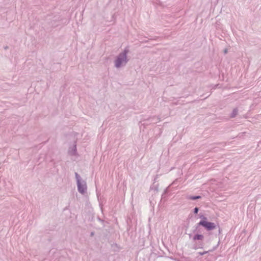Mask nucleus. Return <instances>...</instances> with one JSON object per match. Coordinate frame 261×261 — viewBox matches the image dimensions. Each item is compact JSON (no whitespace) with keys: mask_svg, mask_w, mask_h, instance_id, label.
<instances>
[{"mask_svg":"<svg viewBox=\"0 0 261 261\" xmlns=\"http://www.w3.org/2000/svg\"><path fill=\"white\" fill-rule=\"evenodd\" d=\"M159 188V184H154V183L150 187V189L158 192Z\"/></svg>","mask_w":261,"mask_h":261,"instance_id":"nucleus-10","label":"nucleus"},{"mask_svg":"<svg viewBox=\"0 0 261 261\" xmlns=\"http://www.w3.org/2000/svg\"><path fill=\"white\" fill-rule=\"evenodd\" d=\"M94 235V232H91L90 233V236L92 237Z\"/></svg>","mask_w":261,"mask_h":261,"instance_id":"nucleus-16","label":"nucleus"},{"mask_svg":"<svg viewBox=\"0 0 261 261\" xmlns=\"http://www.w3.org/2000/svg\"><path fill=\"white\" fill-rule=\"evenodd\" d=\"M199 217L201 219L200 221H207V218L204 216V215L202 213H200L199 215Z\"/></svg>","mask_w":261,"mask_h":261,"instance_id":"nucleus-11","label":"nucleus"},{"mask_svg":"<svg viewBox=\"0 0 261 261\" xmlns=\"http://www.w3.org/2000/svg\"><path fill=\"white\" fill-rule=\"evenodd\" d=\"M199 208L198 207H195L194 209H193V213L195 214H197L198 212H199Z\"/></svg>","mask_w":261,"mask_h":261,"instance_id":"nucleus-14","label":"nucleus"},{"mask_svg":"<svg viewBox=\"0 0 261 261\" xmlns=\"http://www.w3.org/2000/svg\"><path fill=\"white\" fill-rule=\"evenodd\" d=\"M129 52V48L126 47L122 52L120 53L116 58L114 61L115 66L117 68H119L123 66H125L128 61L127 58V55Z\"/></svg>","mask_w":261,"mask_h":261,"instance_id":"nucleus-2","label":"nucleus"},{"mask_svg":"<svg viewBox=\"0 0 261 261\" xmlns=\"http://www.w3.org/2000/svg\"><path fill=\"white\" fill-rule=\"evenodd\" d=\"M68 153L70 155H76L77 154V149L76 144L73 145L72 147H70L68 150Z\"/></svg>","mask_w":261,"mask_h":261,"instance_id":"nucleus-5","label":"nucleus"},{"mask_svg":"<svg viewBox=\"0 0 261 261\" xmlns=\"http://www.w3.org/2000/svg\"><path fill=\"white\" fill-rule=\"evenodd\" d=\"M75 176L79 192L82 194H84L87 190L86 181L82 179L81 176L77 172H75Z\"/></svg>","mask_w":261,"mask_h":261,"instance_id":"nucleus-4","label":"nucleus"},{"mask_svg":"<svg viewBox=\"0 0 261 261\" xmlns=\"http://www.w3.org/2000/svg\"><path fill=\"white\" fill-rule=\"evenodd\" d=\"M194 233L193 236L191 233L189 234V238H192V242L193 243V249L197 250L198 249H203L204 248L203 234L201 233L202 231H195V229L193 230Z\"/></svg>","mask_w":261,"mask_h":261,"instance_id":"nucleus-1","label":"nucleus"},{"mask_svg":"<svg viewBox=\"0 0 261 261\" xmlns=\"http://www.w3.org/2000/svg\"><path fill=\"white\" fill-rule=\"evenodd\" d=\"M200 198H201V196L200 195H195V196L188 195L187 197V199L188 200H197V199H199Z\"/></svg>","mask_w":261,"mask_h":261,"instance_id":"nucleus-7","label":"nucleus"},{"mask_svg":"<svg viewBox=\"0 0 261 261\" xmlns=\"http://www.w3.org/2000/svg\"><path fill=\"white\" fill-rule=\"evenodd\" d=\"M144 124H146V125H147L148 124H147V123H144Z\"/></svg>","mask_w":261,"mask_h":261,"instance_id":"nucleus-20","label":"nucleus"},{"mask_svg":"<svg viewBox=\"0 0 261 261\" xmlns=\"http://www.w3.org/2000/svg\"><path fill=\"white\" fill-rule=\"evenodd\" d=\"M175 261H191V258L189 257L182 256L180 258L174 259Z\"/></svg>","mask_w":261,"mask_h":261,"instance_id":"nucleus-9","label":"nucleus"},{"mask_svg":"<svg viewBox=\"0 0 261 261\" xmlns=\"http://www.w3.org/2000/svg\"><path fill=\"white\" fill-rule=\"evenodd\" d=\"M4 48L6 50V49H8L9 47L8 46H4Z\"/></svg>","mask_w":261,"mask_h":261,"instance_id":"nucleus-17","label":"nucleus"},{"mask_svg":"<svg viewBox=\"0 0 261 261\" xmlns=\"http://www.w3.org/2000/svg\"><path fill=\"white\" fill-rule=\"evenodd\" d=\"M210 252L209 251H203V252H198L197 253L200 255H203L207 253Z\"/></svg>","mask_w":261,"mask_h":261,"instance_id":"nucleus-13","label":"nucleus"},{"mask_svg":"<svg viewBox=\"0 0 261 261\" xmlns=\"http://www.w3.org/2000/svg\"><path fill=\"white\" fill-rule=\"evenodd\" d=\"M200 226L204 227L207 231H211L216 228V225L214 222L207 221H200L196 224L195 226V231H201Z\"/></svg>","mask_w":261,"mask_h":261,"instance_id":"nucleus-3","label":"nucleus"},{"mask_svg":"<svg viewBox=\"0 0 261 261\" xmlns=\"http://www.w3.org/2000/svg\"><path fill=\"white\" fill-rule=\"evenodd\" d=\"M167 192H168V189H166L164 191V194L162 195V197L164 196V195L165 193H167Z\"/></svg>","mask_w":261,"mask_h":261,"instance_id":"nucleus-15","label":"nucleus"},{"mask_svg":"<svg viewBox=\"0 0 261 261\" xmlns=\"http://www.w3.org/2000/svg\"><path fill=\"white\" fill-rule=\"evenodd\" d=\"M224 53H225V54H226V53H227V49H225L224 50Z\"/></svg>","mask_w":261,"mask_h":261,"instance_id":"nucleus-19","label":"nucleus"},{"mask_svg":"<svg viewBox=\"0 0 261 261\" xmlns=\"http://www.w3.org/2000/svg\"><path fill=\"white\" fill-rule=\"evenodd\" d=\"M220 240H219V241H218V244H217L216 246H214V247L212 248V249H210V250H208L209 252H213L214 251L216 250L217 249V248L218 247V246H219V244H220Z\"/></svg>","mask_w":261,"mask_h":261,"instance_id":"nucleus-12","label":"nucleus"},{"mask_svg":"<svg viewBox=\"0 0 261 261\" xmlns=\"http://www.w3.org/2000/svg\"><path fill=\"white\" fill-rule=\"evenodd\" d=\"M238 113V109L237 108H236L233 109L230 115V117L231 118H235Z\"/></svg>","mask_w":261,"mask_h":261,"instance_id":"nucleus-8","label":"nucleus"},{"mask_svg":"<svg viewBox=\"0 0 261 261\" xmlns=\"http://www.w3.org/2000/svg\"><path fill=\"white\" fill-rule=\"evenodd\" d=\"M146 120L147 121H149V123L155 124L160 121V119L158 117H156V116H153L152 117H149Z\"/></svg>","mask_w":261,"mask_h":261,"instance_id":"nucleus-6","label":"nucleus"},{"mask_svg":"<svg viewBox=\"0 0 261 261\" xmlns=\"http://www.w3.org/2000/svg\"><path fill=\"white\" fill-rule=\"evenodd\" d=\"M221 232V229L220 227H219V233H220Z\"/></svg>","mask_w":261,"mask_h":261,"instance_id":"nucleus-18","label":"nucleus"}]
</instances>
